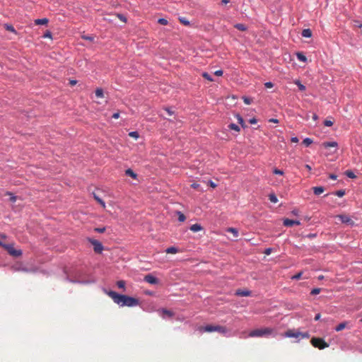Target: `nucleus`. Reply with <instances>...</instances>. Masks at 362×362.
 <instances>
[{
  "instance_id": "18",
  "label": "nucleus",
  "mask_w": 362,
  "mask_h": 362,
  "mask_svg": "<svg viewBox=\"0 0 362 362\" xmlns=\"http://www.w3.org/2000/svg\"><path fill=\"white\" fill-rule=\"evenodd\" d=\"M322 146L325 147V148H328V147H337L338 146V144L337 141H325L322 144Z\"/></svg>"
},
{
  "instance_id": "24",
  "label": "nucleus",
  "mask_w": 362,
  "mask_h": 362,
  "mask_svg": "<svg viewBox=\"0 0 362 362\" xmlns=\"http://www.w3.org/2000/svg\"><path fill=\"white\" fill-rule=\"evenodd\" d=\"M346 324H347V323H346V322H343L339 323V325H338L334 328L335 331H336V332H340V331L343 330V329L346 327Z\"/></svg>"
},
{
  "instance_id": "50",
  "label": "nucleus",
  "mask_w": 362,
  "mask_h": 362,
  "mask_svg": "<svg viewBox=\"0 0 362 362\" xmlns=\"http://www.w3.org/2000/svg\"><path fill=\"white\" fill-rule=\"evenodd\" d=\"M324 125H325V127H331V126H332V125H333V122H332V121H331V120H329V119H325V120L324 121Z\"/></svg>"
},
{
  "instance_id": "44",
  "label": "nucleus",
  "mask_w": 362,
  "mask_h": 362,
  "mask_svg": "<svg viewBox=\"0 0 362 362\" xmlns=\"http://www.w3.org/2000/svg\"><path fill=\"white\" fill-rule=\"evenodd\" d=\"M273 173L275 175H283L284 173L283 170L280 169L274 168L273 170Z\"/></svg>"
},
{
  "instance_id": "52",
  "label": "nucleus",
  "mask_w": 362,
  "mask_h": 362,
  "mask_svg": "<svg viewBox=\"0 0 362 362\" xmlns=\"http://www.w3.org/2000/svg\"><path fill=\"white\" fill-rule=\"evenodd\" d=\"M264 86L267 88H271L274 87V83L271 81H268L264 83Z\"/></svg>"
},
{
  "instance_id": "55",
  "label": "nucleus",
  "mask_w": 362,
  "mask_h": 362,
  "mask_svg": "<svg viewBox=\"0 0 362 362\" xmlns=\"http://www.w3.org/2000/svg\"><path fill=\"white\" fill-rule=\"evenodd\" d=\"M208 185L212 188H215L217 186L216 183H215L211 180L208 181Z\"/></svg>"
},
{
  "instance_id": "48",
  "label": "nucleus",
  "mask_w": 362,
  "mask_h": 362,
  "mask_svg": "<svg viewBox=\"0 0 362 362\" xmlns=\"http://www.w3.org/2000/svg\"><path fill=\"white\" fill-rule=\"evenodd\" d=\"M52 33L49 30H47L43 35V37L45 38H52Z\"/></svg>"
},
{
  "instance_id": "37",
  "label": "nucleus",
  "mask_w": 362,
  "mask_h": 362,
  "mask_svg": "<svg viewBox=\"0 0 362 362\" xmlns=\"http://www.w3.org/2000/svg\"><path fill=\"white\" fill-rule=\"evenodd\" d=\"M332 194L339 197H342L345 194V190H344V189L337 190V191L333 192Z\"/></svg>"
},
{
  "instance_id": "11",
  "label": "nucleus",
  "mask_w": 362,
  "mask_h": 362,
  "mask_svg": "<svg viewBox=\"0 0 362 362\" xmlns=\"http://www.w3.org/2000/svg\"><path fill=\"white\" fill-rule=\"evenodd\" d=\"M339 218H340L341 223H346L351 226H353L354 225V221L349 216L340 215Z\"/></svg>"
},
{
  "instance_id": "34",
  "label": "nucleus",
  "mask_w": 362,
  "mask_h": 362,
  "mask_svg": "<svg viewBox=\"0 0 362 362\" xmlns=\"http://www.w3.org/2000/svg\"><path fill=\"white\" fill-rule=\"evenodd\" d=\"M235 28L238 30L245 31L247 30V27L243 23H237L235 25Z\"/></svg>"
},
{
  "instance_id": "63",
  "label": "nucleus",
  "mask_w": 362,
  "mask_h": 362,
  "mask_svg": "<svg viewBox=\"0 0 362 362\" xmlns=\"http://www.w3.org/2000/svg\"><path fill=\"white\" fill-rule=\"evenodd\" d=\"M320 317H321L320 313H317V314L315 315L314 319H315V321H318V320H320Z\"/></svg>"
},
{
  "instance_id": "42",
  "label": "nucleus",
  "mask_w": 362,
  "mask_h": 362,
  "mask_svg": "<svg viewBox=\"0 0 362 362\" xmlns=\"http://www.w3.org/2000/svg\"><path fill=\"white\" fill-rule=\"evenodd\" d=\"M321 291V288H314L311 290L310 291V295H317V294H319Z\"/></svg>"
},
{
  "instance_id": "41",
  "label": "nucleus",
  "mask_w": 362,
  "mask_h": 362,
  "mask_svg": "<svg viewBox=\"0 0 362 362\" xmlns=\"http://www.w3.org/2000/svg\"><path fill=\"white\" fill-rule=\"evenodd\" d=\"M117 286L119 288H122V289H125V281H123V280H120V281H118L117 282Z\"/></svg>"
},
{
  "instance_id": "10",
  "label": "nucleus",
  "mask_w": 362,
  "mask_h": 362,
  "mask_svg": "<svg viewBox=\"0 0 362 362\" xmlns=\"http://www.w3.org/2000/svg\"><path fill=\"white\" fill-rule=\"evenodd\" d=\"M284 225L286 227H291L293 226H299L300 225V221L298 220H293L289 218H285L284 220Z\"/></svg>"
},
{
  "instance_id": "26",
  "label": "nucleus",
  "mask_w": 362,
  "mask_h": 362,
  "mask_svg": "<svg viewBox=\"0 0 362 362\" xmlns=\"http://www.w3.org/2000/svg\"><path fill=\"white\" fill-rule=\"evenodd\" d=\"M294 83L298 86V89L301 91L305 90L306 88L305 86L301 83V82L299 80H296L294 81Z\"/></svg>"
},
{
  "instance_id": "15",
  "label": "nucleus",
  "mask_w": 362,
  "mask_h": 362,
  "mask_svg": "<svg viewBox=\"0 0 362 362\" xmlns=\"http://www.w3.org/2000/svg\"><path fill=\"white\" fill-rule=\"evenodd\" d=\"M125 175L132 177L134 180H137V174L134 173V170H132L131 168H128L125 170Z\"/></svg>"
},
{
  "instance_id": "56",
  "label": "nucleus",
  "mask_w": 362,
  "mask_h": 362,
  "mask_svg": "<svg viewBox=\"0 0 362 362\" xmlns=\"http://www.w3.org/2000/svg\"><path fill=\"white\" fill-rule=\"evenodd\" d=\"M249 122L250 124H255L257 122V119L255 117H252L249 119Z\"/></svg>"
},
{
  "instance_id": "2",
  "label": "nucleus",
  "mask_w": 362,
  "mask_h": 362,
  "mask_svg": "<svg viewBox=\"0 0 362 362\" xmlns=\"http://www.w3.org/2000/svg\"><path fill=\"white\" fill-rule=\"evenodd\" d=\"M277 330L275 328L264 327L252 330L249 333L250 337H275L277 336Z\"/></svg>"
},
{
  "instance_id": "19",
  "label": "nucleus",
  "mask_w": 362,
  "mask_h": 362,
  "mask_svg": "<svg viewBox=\"0 0 362 362\" xmlns=\"http://www.w3.org/2000/svg\"><path fill=\"white\" fill-rule=\"evenodd\" d=\"M296 57L300 62H307V57L305 56V54L303 52H297Z\"/></svg>"
},
{
  "instance_id": "53",
  "label": "nucleus",
  "mask_w": 362,
  "mask_h": 362,
  "mask_svg": "<svg viewBox=\"0 0 362 362\" xmlns=\"http://www.w3.org/2000/svg\"><path fill=\"white\" fill-rule=\"evenodd\" d=\"M214 75H216L217 76H221L223 74V71L221 69H218V70H216V71H214Z\"/></svg>"
},
{
  "instance_id": "35",
  "label": "nucleus",
  "mask_w": 362,
  "mask_h": 362,
  "mask_svg": "<svg viewBox=\"0 0 362 362\" xmlns=\"http://www.w3.org/2000/svg\"><path fill=\"white\" fill-rule=\"evenodd\" d=\"M313 141L312 139L309 138V137H306L303 139V144L305 146H309L311 144H313Z\"/></svg>"
},
{
  "instance_id": "21",
  "label": "nucleus",
  "mask_w": 362,
  "mask_h": 362,
  "mask_svg": "<svg viewBox=\"0 0 362 362\" xmlns=\"http://www.w3.org/2000/svg\"><path fill=\"white\" fill-rule=\"evenodd\" d=\"M95 201H97L103 207H105V202L95 193L93 194Z\"/></svg>"
},
{
  "instance_id": "27",
  "label": "nucleus",
  "mask_w": 362,
  "mask_h": 362,
  "mask_svg": "<svg viewBox=\"0 0 362 362\" xmlns=\"http://www.w3.org/2000/svg\"><path fill=\"white\" fill-rule=\"evenodd\" d=\"M236 118L238 119V123L241 125V127L243 128H245L246 125L245 124V122H244L243 117L240 114H237Z\"/></svg>"
},
{
  "instance_id": "12",
  "label": "nucleus",
  "mask_w": 362,
  "mask_h": 362,
  "mask_svg": "<svg viewBox=\"0 0 362 362\" xmlns=\"http://www.w3.org/2000/svg\"><path fill=\"white\" fill-rule=\"evenodd\" d=\"M235 296H250L251 295V291L248 289H238L235 293Z\"/></svg>"
},
{
  "instance_id": "23",
  "label": "nucleus",
  "mask_w": 362,
  "mask_h": 362,
  "mask_svg": "<svg viewBox=\"0 0 362 362\" xmlns=\"http://www.w3.org/2000/svg\"><path fill=\"white\" fill-rule=\"evenodd\" d=\"M159 312L162 313L164 315H166L169 317H171L174 315V313L172 311H170L166 308H161L159 310Z\"/></svg>"
},
{
  "instance_id": "6",
  "label": "nucleus",
  "mask_w": 362,
  "mask_h": 362,
  "mask_svg": "<svg viewBox=\"0 0 362 362\" xmlns=\"http://www.w3.org/2000/svg\"><path fill=\"white\" fill-rule=\"evenodd\" d=\"M89 243L93 246V250L96 253H102L104 247L103 244L98 240L88 238Z\"/></svg>"
},
{
  "instance_id": "59",
  "label": "nucleus",
  "mask_w": 362,
  "mask_h": 362,
  "mask_svg": "<svg viewBox=\"0 0 362 362\" xmlns=\"http://www.w3.org/2000/svg\"><path fill=\"white\" fill-rule=\"evenodd\" d=\"M77 80H75V79H71L69 80V84L71 86H75L76 83H77Z\"/></svg>"
},
{
  "instance_id": "4",
  "label": "nucleus",
  "mask_w": 362,
  "mask_h": 362,
  "mask_svg": "<svg viewBox=\"0 0 362 362\" xmlns=\"http://www.w3.org/2000/svg\"><path fill=\"white\" fill-rule=\"evenodd\" d=\"M202 330L206 332H218L226 337L231 336L230 331L226 327L221 325H207L202 327Z\"/></svg>"
},
{
  "instance_id": "32",
  "label": "nucleus",
  "mask_w": 362,
  "mask_h": 362,
  "mask_svg": "<svg viewBox=\"0 0 362 362\" xmlns=\"http://www.w3.org/2000/svg\"><path fill=\"white\" fill-rule=\"evenodd\" d=\"M228 127L230 129H231V130H234V131H235V132H240V127H239L238 124H235V123H231V124H230L228 126Z\"/></svg>"
},
{
  "instance_id": "60",
  "label": "nucleus",
  "mask_w": 362,
  "mask_h": 362,
  "mask_svg": "<svg viewBox=\"0 0 362 362\" xmlns=\"http://www.w3.org/2000/svg\"><path fill=\"white\" fill-rule=\"evenodd\" d=\"M329 177L331 180H337V175H335V174L332 173V174H329Z\"/></svg>"
},
{
  "instance_id": "31",
  "label": "nucleus",
  "mask_w": 362,
  "mask_h": 362,
  "mask_svg": "<svg viewBox=\"0 0 362 362\" xmlns=\"http://www.w3.org/2000/svg\"><path fill=\"white\" fill-rule=\"evenodd\" d=\"M269 199L270 200L271 202L274 204L278 202V198L274 193H271L269 194Z\"/></svg>"
},
{
  "instance_id": "7",
  "label": "nucleus",
  "mask_w": 362,
  "mask_h": 362,
  "mask_svg": "<svg viewBox=\"0 0 362 362\" xmlns=\"http://www.w3.org/2000/svg\"><path fill=\"white\" fill-rule=\"evenodd\" d=\"M6 250L10 255L15 257H20L23 254V252L21 250H20V249L17 250V249L14 248V247L11 244H8L6 247Z\"/></svg>"
},
{
  "instance_id": "22",
  "label": "nucleus",
  "mask_w": 362,
  "mask_h": 362,
  "mask_svg": "<svg viewBox=\"0 0 362 362\" xmlns=\"http://www.w3.org/2000/svg\"><path fill=\"white\" fill-rule=\"evenodd\" d=\"M49 20L47 18H38L35 20L36 25H45L48 23Z\"/></svg>"
},
{
  "instance_id": "36",
  "label": "nucleus",
  "mask_w": 362,
  "mask_h": 362,
  "mask_svg": "<svg viewBox=\"0 0 362 362\" xmlns=\"http://www.w3.org/2000/svg\"><path fill=\"white\" fill-rule=\"evenodd\" d=\"M202 75V76H203L205 79L208 80L209 81H214V78H213V77L211 76V74H209V73H207V72H203Z\"/></svg>"
},
{
  "instance_id": "9",
  "label": "nucleus",
  "mask_w": 362,
  "mask_h": 362,
  "mask_svg": "<svg viewBox=\"0 0 362 362\" xmlns=\"http://www.w3.org/2000/svg\"><path fill=\"white\" fill-rule=\"evenodd\" d=\"M144 279L146 282L152 285H156L159 284V279L151 274L146 275Z\"/></svg>"
},
{
  "instance_id": "33",
  "label": "nucleus",
  "mask_w": 362,
  "mask_h": 362,
  "mask_svg": "<svg viewBox=\"0 0 362 362\" xmlns=\"http://www.w3.org/2000/svg\"><path fill=\"white\" fill-rule=\"evenodd\" d=\"M176 214H177L178 216V221L180 222H184L186 219V216H185V214L183 213H182L181 211H176Z\"/></svg>"
},
{
  "instance_id": "39",
  "label": "nucleus",
  "mask_w": 362,
  "mask_h": 362,
  "mask_svg": "<svg viewBox=\"0 0 362 362\" xmlns=\"http://www.w3.org/2000/svg\"><path fill=\"white\" fill-rule=\"evenodd\" d=\"M157 22H158V23H159L160 25H166L168 23V20L166 18H158Z\"/></svg>"
},
{
  "instance_id": "29",
  "label": "nucleus",
  "mask_w": 362,
  "mask_h": 362,
  "mask_svg": "<svg viewBox=\"0 0 362 362\" xmlns=\"http://www.w3.org/2000/svg\"><path fill=\"white\" fill-rule=\"evenodd\" d=\"M95 96L98 98H103L104 97L103 90L101 88H98L95 90Z\"/></svg>"
},
{
  "instance_id": "62",
  "label": "nucleus",
  "mask_w": 362,
  "mask_h": 362,
  "mask_svg": "<svg viewBox=\"0 0 362 362\" xmlns=\"http://www.w3.org/2000/svg\"><path fill=\"white\" fill-rule=\"evenodd\" d=\"M269 122L277 124V123H279V119H275V118H272V119H269Z\"/></svg>"
},
{
  "instance_id": "8",
  "label": "nucleus",
  "mask_w": 362,
  "mask_h": 362,
  "mask_svg": "<svg viewBox=\"0 0 362 362\" xmlns=\"http://www.w3.org/2000/svg\"><path fill=\"white\" fill-rule=\"evenodd\" d=\"M300 334L301 332L300 331L289 329L284 334V337L287 338H296L297 339V341H299L300 340Z\"/></svg>"
},
{
  "instance_id": "57",
  "label": "nucleus",
  "mask_w": 362,
  "mask_h": 362,
  "mask_svg": "<svg viewBox=\"0 0 362 362\" xmlns=\"http://www.w3.org/2000/svg\"><path fill=\"white\" fill-rule=\"evenodd\" d=\"M272 250V248H271V247L266 248L265 251H264V254L267 255H269L271 254Z\"/></svg>"
},
{
  "instance_id": "17",
  "label": "nucleus",
  "mask_w": 362,
  "mask_h": 362,
  "mask_svg": "<svg viewBox=\"0 0 362 362\" xmlns=\"http://www.w3.org/2000/svg\"><path fill=\"white\" fill-rule=\"evenodd\" d=\"M178 21H180V23H181L184 25H186V26H190L191 25L190 21H188L185 17L179 16L178 17Z\"/></svg>"
},
{
  "instance_id": "46",
  "label": "nucleus",
  "mask_w": 362,
  "mask_h": 362,
  "mask_svg": "<svg viewBox=\"0 0 362 362\" xmlns=\"http://www.w3.org/2000/svg\"><path fill=\"white\" fill-rule=\"evenodd\" d=\"M302 274H303V272H300L297 273L296 274H295L294 276H293L291 279L293 280H298L301 278Z\"/></svg>"
},
{
  "instance_id": "28",
  "label": "nucleus",
  "mask_w": 362,
  "mask_h": 362,
  "mask_svg": "<svg viewBox=\"0 0 362 362\" xmlns=\"http://www.w3.org/2000/svg\"><path fill=\"white\" fill-rule=\"evenodd\" d=\"M6 195H8V196L10 197L9 200H10L11 202L15 203L16 202L17 197L15 194H13L12 192H6Z\"/></svg>"
},
{
  "instance_id": "45",
  "label": "nucleus",
  "mask_w": 362,
  "mask_h": 362,
  "mask_svg": "<svg viewBox=\"0 0 362 362\" xmlns=\"http://www.w3.org/2000/svg\"><path fill=\"white\" fill-rule=\"evenodd\" d=\"M243 99L244 103H245L246 105H250V104H251V103H252V100L250 98H249V97H246V96H244V97L243 98Z\"/></svg>"
},
{
  "instance_id": "47",
  "label": "nucleus",
  "mask_w": 362,
  "mask_h": 362,
  "mask_svg": "<svg viewBox=\"0 0 362 362\" xmlns=\"http://www.w3.org/2000/svg\"><path fill=\"white\" fill-rule=\"evenodd\" d=\"M106 230V228L105 227H103V228H95L94 229V230L97 233H103Z\"/></svg>"
},
{
  "instance_id": "16",
  "label": "nucleus",
  "mask_w": 362,
  "mask_h": 362,
  "mask_svg": "<svg viewBox=\"0 0 362 362\" xmlns=\"http://www.w3.org/2000/svg\"><path fill=\"white\" fill-rule=\"evenodd\" d=\"M301 35L304 37H312V31L310 28H305L302 30Z\"/></svg>"
},
{
  "instance_id": "5",
  "label": "nucleus",
  "mask_w": 362,
  "mask_h": 362,
  "mask_svg": "<svg viewBox=\"0 0 362 362\" xmlns=\"http://www.w3.org/2000/svg\"><path fill=\"white\" fill-rule=\"evenodd\" d=\"M311 344L313 346L318 348L319 349H324L329 346V344L321 338H313L311 339Z\"/></svg>"
},
{
  "instance_id": "25",
  "label": "nucleus",
  "mask_w": 362,
  "mask_h": 362,
  "mask_svg": "<svg viewBox=\"0 0 362 362\" xmlns=\"http://www.w3.org/2000/svg\"><path fill=\"white\" fill-rule=\"evenodd\" d=\"M227 232H230V233H232L234 235V238H238V235H239V232H238V230L235 228H228L227 230H226Z\"/></svg>"
},
{
  "instance_id": "51",
  "label": "nucleus",
  "mask_w": 362,
  "mask_h": 362,
  "mask_svg": "<svg viewBox=\"0 0 362 362\" xmlns=\"http://www.w3.org/2000/svg\"><path fill=\"white\" fill-rule=\"evenodd\" d=\"M309 337H310V334L308 332H301L300 339H303V338L308 339Z\"/></svg>"
},
{
  "instance_id": "49",
  "label": "nucleus",
  "mask_w": 362,
  "mask_h": 362,
  "mask_svg": "<svg viewBox=\"0 0 362 362\" xmlns=\"http://www.w3.org/2000/svg\"><path fill=\"white\" fill-rule=\"evenodd\" d=\"M164 110L167 112L168 115L171 116L174 114V112L172 110V109L169 107H164Z\"/></svg>"
},
{
  "instance_id": "20",
  "label": "nucleus",
  "mask_w": 362,
  "mask_h": 362,
  "mask_svg": "<svg viewBox=\"0 0 362 362\" xmlns=\"http://www.w3.org/2000/svg\"><path fill=\"white\" fill-rule=\"evenodd\" d=\"M178 252V248L175 246H171L165 250V252L168 254H175Z\"/></svg>"
},
{
  "instance_id": "40",
  "label": "nucleus",
  "mask_w": 362,
  "mask_h": 362,
  "mask_svg": "<svg viewBox=\"0 0 362 362\" xmlns=\"http://www.w3.org/2000/svg\"><path fill=\"white\" fill-rule=\"evenodd\" d=\"M129 136L134 138L135 139H137L139 137V132L136 131L130 132L129 133Z\"/></svg>"
},
{
  "instance_id": "61",
  "label": "nucleus",
  "mask_w": 362,
  "mask_h": 362,
  "mask_svg": "<svg viewBox=\"0 0 362 362\" xmlns=\"http://www.w3.org/2000/svg\"><path fill=\"white\" fill-rule=\"evenodd\" d=\"M112 117L114 119H118L119 117V112H115L112 115Z\"/></svg>"
},
{
  "instance_id": "58",
  "label": "nucleus",
  "mask_w": 362,
  "mask_h": 362,
  "mask_svg": "<svg viewBox=\"0 0 362 362\" xmlns=\"http://www.w3.org/2000/svg\"><path fill=\"white\" fill-rule=\"evenodd\" d=\"M298 138L297 136H292L291 138V141L293 142V143H297L298 142Z\"/></svg>"
},
{
  "instance_id": "1",
  "label": "nucleus",
  "mask_w": 362,
  "mask_h": 362,
  "mask_svg": "<svg viewBox=\"0 0 362 362\" xmlns=\"http://www.w3.org/2000/svg\"><path fill=\"white\" fill-rule=\"evenodd\" d=\"M103 291L120 307H135L139 305V299L134 297L118 293L114 291H107L106 288H103Z\"/></svg>"
},
{
  "instance_id": "64",
  "label": "nucleus",
  "mask_w": 362,
  "mask_h": 362,
  "mask_svg": "<svg viewBox=\"0 0 362 362\" xmlns=\"http://www.w3.org/2000/svg\"><path fill=\"white\" fill-rule=\"evenodd\" d=\"M191 187L193 189H197L199 187V184H198V183H192Z\"/></svg>"
},
{
  "instance_id": "54",
  "label": "nucleus",
  "mask_w": 362,
  "mask_h": 362,
  "mask_svg": "<svg viewBox=\"0 0 362 362\" xmlns=\"http://www.w3.org/2000/svg\"><path fill=\"white\" fill-rule=\"evenodd\" d=\"M305 237L309 239H313L317 237V233H308Z\"/></svg>"
},
{
  "instance_id": "43",
  "label": "nucleus",
  "mask_w": 362,
  "mask_h": 362,
  "mask_svg": "<svg viewBox=\"0 0 362 362\" xmlns=\"http://www.w3.org/2000/svg\"><path fill=\"white\" fill-rule=\"evenodd\" d=\"M117 17H118V18H119L120 21H122V22H124V23H126V22H127V17H126L124 15H123V14H122V13H118V14H117Z\"/></svg>"
},
{
  "instance_id": "13",
  "label": "nucleus",
  "mask_w": 362,
  "mask_h": 362,
  "mask_svg": "<svg viewBox=\"0 0 362 362\" xmlns=\"http://www.w3.org/2000/svg\"><path fill=\"white\" fill-rule=\"evenodd\" d=\"M313 193L315 195H320L322 193H323L325 192V187H322V186H317V187H314L313 188Z\"/></svg>"
},
{
  "instance_id": "14",
  "label": "nucleus",
  "mask_w": 362,
  "mask_h": 362,
  "mask_svg": "<svg viewBox=\"0 0 362 362\" xmlns=\"http://www.w3.org/2000/svg\"><path fill=\"white\" fill-rule=\"evenodd\" d=\"M189 229L192 231V232H199V231H201L203 230V227L201 226V224L199 223H194V224H192Z\"/></svg>"
},
{
  "instance_id": "38",
  "label": "nucleus",
  "mask_w": 362,
  "mask_h": 362,
  "mask_svg": "<svg viewBox=\"0 0 362 362\" xmlns=\"http://www.w3.org/2000/svg\"><path fill=\"white\" fill-rule=\"evenodd\" d=\"M5 28L6 30L10 31L11 33H16V29L14 28V27L12 25L5 24Z\"/></svg>"
},
{
  "instance_id": "30",
  "label": "nucleus",
  "mask_w": 362,
  "mask_h": 362,
  "mask_svg": "<svg viewBox=\"0 0 362 362\" xmlns=\"http://www.w3.org/2000/svg\"><path fill=\"white\" fill-rule=\"evenodd\" d=\"M344 174L346 175V176H347L349 178H351V179H354L356 177V175H355V173L351 170H347L345 171Z\"/></svg>"
},
{
  "instance_id": "3",
  "label": "nucleus",
  "mask_w": 362,
  "mask_h": 362,
  "mask_svg": "<svg viewBox=\"0 0 362 362\" xmlns=\"http://www.w3.org/2000/svg\"><path fill=\"white\" fill-rule=\"evenodd\" d=\"M85 276H86V274L83 272H77L73 278L67 276L66 280L71 283L79 284H90L96 282V280L94 278H88L86 279L84 278Z\"/></svg>"
}]
</instances>
